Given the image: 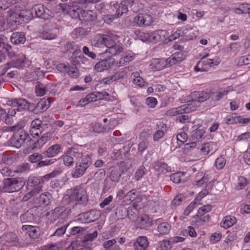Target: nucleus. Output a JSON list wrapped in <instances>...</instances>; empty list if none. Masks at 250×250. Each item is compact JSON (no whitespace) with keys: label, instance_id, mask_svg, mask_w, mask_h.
<instances>
[{"label":"nucleus","instance_id":"f257e3e1","mask_svg":"<svg viewBox=\"0 0 250 250\" xmlns=\"http://www.w3.org/2000/svg\"><path fill=\"white\" fill-rule=\"evenodd\" d=\"M62 201V202H67L69 206L73 208L78 204H86L88 201V195L84 188L78 186L67 190Z\"/></svg>","mask_w":250,"mask_h":250},{"label":"nucleus","instance_id":"f03ea898","mask_svg":"<svg viewBox=\"0 0 250 250\" xmlns=\"http://www.w3.org/2000/svg\"><path fill=\"white\" fill-rule=\"evenodd\" d=\"M71 213L70 207L61 205L56 207L45 214L46 223L50 224L55 222L59 218L62 219L67 218Z\"/></svg>","mask_w":250,"mask_h":250},{"label":"nucleus","instance_id":"7ed1b4c3","mask_svg":"<svg viewBox=\"0 0 250 250\" xmlns=\"http://www.w3.org/2000/svg\"><path fill=\"white\" fill-rule=\"evenodd\" d=\"M25 184L23 178H8L3 180L1 188L3 192L12 193L20 190Z\"/></svg>","mask_w":250,"mask_h":250},{"label":"nucleus","instance_id":"20e7f679","mask_svg":"<svg viewBox=\"0 0 250 250\" xmlns=\"http://www.w3.org/2000/svg\"><path fill=\"white\" fill-rule=\"evenodd\" d=\"M210 55L207 54L202 57L194 67L196 72H206L209 67L218 65L221 62V59L218 56L211 59H207Z\"/></svg>","mask_w":250,"mask_h":250},{"label":"nucleus","instance_id":"39448f33","mask_svg":"<svg viewBox=\"0 0 250 250\" xmlns=\"http://www.w3.org/2000/svg\"><path fill=\"white\" fill-rule=\"evenodd\" d=\"M91 163V157L88 154L85 155L83 158L79 159L72 172V177L78 178L82 176Z\"/></svg>","mask_w":250,"mask_h":250},{"label":"nucleus","instance_id":"423d86ee","mask_svg":"<svg viewBox=\"0 0 250 250\" xmlns=\"http://www.w3.org/2000/svg\"><path fill=\"white\" fill-rule=\"evenodd\" d=\"M134 4L132 0H124L120 4L118 3L113 4V11L115 12L116 18L122 16L124 13H126L128 11V8H131Z\"/></svg>","mask_w":250,"mask_h":250},{"label":"nucleus","instance_id":"0eeeda50","mask_svg":"<svg viewBox=\"0 0 250 250\" xmlns=\"http://www.w3.org/2000/svg\"><path fill=\"white\" fill-rule=\"evenodd\" d=\"M29 135L23 130H19L14 134L12 142L16 147H20L26 141L30 140Z\"/></svg>","mask_w":250,"mask_h":250},{"label":"nucleus","instance_id":"6e6552de","mask_svg":"<svg viewBox=\"0 0 250 250\" xmlns=\"http://www.w3.org/2000/svg\"><path fill=\"white\" fill-rule=\"evenodd\" d=\"M134 21L139 26H149L153 22L151 15L145 13H139L134 18Z\"/></svg>","mask_w":250,"mask_h":250},{"label":"nucleus","instance_id":"1a4fd4ad","mask_svg":"<svg viewBox=\"0 0 250 250\" xmlns=\"http://www.w3.org/2000/svg\"><path fill=\"white\" fill-rule=\"evenodd\" d=\"M232 90L233 88L231 86L224 88H220L218 90L211 92L210 94V98L211 100L213 101H219Z\"/></svg>","mask_w":250,"mask_h":250},{"label":"nucleus","instance_id":"9d476101","mask_svg":"<svg viewBox=\"0 0 250 250\" xmlns=\"http://www.w3.org/2000/svg\"><path fill=\"white\" fill-rule=\"evenodd\" d=\"M52 196L51 193L45 192L42 193L36 199L35 206L37 207H46L51 202Z\"/></svg>","mask_w":250,"mask_h":250},{"label":"nucleus","instance_id":"9b49d317","mask_svg":"<svg viewBox=\"0 0 250 250\" xmlns=\"http://www.w3.org/2000/svg\"><path fill=\"white\" fill-rule=\"evenodd\" d=\"M191 110L190 104H183L180 106L172 108L167 111L166 114L168 116H174L185 113H188Z\"/></svg>","mask_w":250,"mask_h":250},{"label":"nucleus","instance_id":"f8f14e48","mask_svg":"<svg viewBox=\"0 0 250 250\" xmlns=\"http://www.w3.org/2000/svg\"><path fill=\"white\" fill-rule=\"evenodd\" d=\"M8 104L13 107H17L18 110L28 109L30 103L25 99H14L8 101Z\"/></svg>","mask_w":250,"mask_h":250},{"label":"nucleus","instance_id":"ddd939ff","mask_svg":"<svg viewBox=\"0 0 250 250\" xmlns=\"http://www.w3.org/2000/svg\"><path fill=\"white\" fill-rule=\"evenodd\" d=\"M151 68L154 70H161L168 66H170L169 62L168 61V58L167 59H159L156 58L153 59L151 60L150 64Z\"/></svg>","mask_w":250,"mask_h":250},{"label":"nucleus","instance_id":"4468645a","mask_svg":"<svg viewBox=\"0 0 250 250\" xmlns=\"http://www.w3.org/2000/svg\"><path fill=\"white\" fill-rule=\"evenodd\" d=\"M33 10L35 11L36 15L39 18L47 19L50 16V11L42 4L35 5Z\"/></svg>","mask_w":250,"mask_h":250},{"label":"nucleus","instance_id":"2eb2a0df","mask_svg":"<svg viewBox=\"0 0 250 250\" xmlns=\"http://www.w3.org/2000/svg\"><path fill=\"white\" fill-rule=\"evenodd\" d=\"M111 37L106 35L97 34L92 41V44L95 47H102L103 46H106Z\"/></svg>","mask_w":250,"mask_h":250},{"label":"nucleus","instance_id":"dca6fc26","mask_svg":"<svg viewBox=\"0 0 250 250\" xmlns=\"http://www.w3.org/2000/svg\"><path fill=\"white\" fill-rule=\"evenodd\" d=\"M28 185L33 187V189L36 193H39L42 190L43 186L40 176H30L28 178Z\"/></svg>","mask_w":250,"mask_h":250},{"label":"nucleus","instance_id":"f3484780","mask_svg":"<svg viewBox=\"0 0 250 250\" xmlns=\"http://www.w3.org/2000/svg\"><path fill=\"white\" fill-rule=\"evenodd\" d=\"M106 47L105 53H109L111 56L116 55L120 53L123 50V47L115 43L114 41L110 38Z\"/></svg>","mask_w":250,"mask_h":250},{"label":"nucleus","instance_id":"a211bd4d","mask_svg":"<svg viewBox=\"0 0 250 250\" xmlns=\"http://www.w3.org/2000/svg\"><path fill=\"white\" fill-rule=\"evenodd\" d=\"M113 62L114 61L112 59H104L95 64L94 69L97 72H101L109 68L113 65Z\"/></svg>","mask_w":250,"mask_h":250},{"label":"nucleus","instance_id":"6ab92c4d","mask_svg":"<svg viewBox=\"0 0 250 250\" xmlns=\"http://www.w3.org/2000/svg\"><path fill=\"white\" fill-rule=\"evenodd\" d=\"M62 9L63 11H66L72 18H79L80 19L82 9L79 7L77 5L70 6L65 4L64 6L62 7Z\"/></svg>","mask_w":250,"mask_h":250},{"label":"nucleus","instance_id":"aec40b11","mask_svg":"<svg viewBox=\"0 0 250 250\" xmlns=\"http://www.w3.org/2000/svg\"><path fill=\"white\" fill-rule=\"evenodd\" d=\"M22 230L28 233L29 236L32 239L38 238L40 235V229L39 227L24 225L22 227Z\"/></svg>","mask_w":250,"mask_h":250},{"label":"nucleus","instance_id":"412c9836","mask_svg":"<svg viewBox=\"0 0 250 250\" xmlns=\"http://www.w3.org/2000/svg\"><path fill=\"white\" fill-rule=\"evenodd\" d=\"M21 12H11L7 18V22L11 25L21 24L24 21V16L21 15Z\"/></svg>","mask_w":250,"mask_h":250},{"label":"nucleus","instance_id":"4be33fe9","mask_svg":"<svg viewBox=\"0 0 250 250\" xmlns=\"http://www.w3.org/2000/svg\"><path fill=\"white\" fill-rule=\"evenodd\" d=\"M62 150L61 145L56 144L49 147L43 154L47 158H53L58 155Z\"/></svg>","mask_w":250,"mask_h":250},{"label":"nucleus","instance_id":"5701e85b","mask_svg":"<svg viewBox=\"0 0 250 250\" xmlns=\"http://www.w3.org/2000/svg\"><path fill=\"white\" fill-rule=\"evenodd\" d=\"M42 121L38 119L32 121L30 127V133L33 137L39 136L42 133Z\"/></svg>","mask_w":250,"mask_h":250},{"label":"nucleus","instance_id":"b1692460","mask_svg":"<svg viewBox=\"0 0 250 250\" xmlns=\"http://www.w3.org/2000/svg\"><path fill=\"white\" fill-rule=\"evenodd\" d=\"M149 242L146 236H139L136 238L134 243V250H146L148 246Z\"/></svg>","mask_w":250,"mask_h":250},{"label":"nucleus","instance_id":"393cba45","mask_svg":"<svg viewBox=\"0 0 250 250\" xmlns=\"http://www.w3.org/2000/svg\"><path fill=\"white\" fill-rule=\"evenodd\" d=\"M168 32L166 30H158L151 33L152 42H163L166 41Z\"/></svg>","mask_w":250,"mask_h":250},{"label":"nucleus","instance_id":"a878e982","mask_svg":"<svg viewBox=\"0 0 250 250\" xmlns=\"http://www.w3.org/2000/svg\"><path fill=\"white\" fill-rule=\"evenodd\" d=\"M3 244L7 246L14 245L18 242V237L15 233L12 232L7 233L0 237Z\"/></svg>","mask_w":250,"mask_h":250},{"label":"nucleus","instance_id":"bb28decb","mask_svg":"<svg viewBox=\"0 0 250 250\" xmlns=\"http://www.w3.org/2000/svg\"><path fill=\"white\" fill-rule=\"evenodd\" d=\"M52 134L50 132H46L34 143L32 149L37 150L41 148L46 143L50 140Z\"/></svg>","mask_w":250,"mask_h":250},{"label":"nucleus","instance_id":"cd10ccee","mask_svg":"<svg viewBox=\"0 0 250 250\" xmlns=\"http://www.w3.org/2000/svg\"><path fill=\"white\" fill-rule=\"evenodd\" d=\"M136 225L141 229H147L151 226L149 216L146 214L141 215L137 219Z\"/></svg>","mask_w":250,"mask_h":250},{"label":"nucleus","instance_id":"c85d7f7f","mask_svg":"<svg viewBox=\"0 0 250 250\" xmlns=\"http://www.w3.org/2000/svg\"><path fill=\"white\" fill-rule=\"evenodd\" d=\"M59 34L57 28H52L44 30L41 34V37L44 40H53L55 39Z\"/></svg>","mask_w":250,"mask_h":250},{"label":"nucleus","instance_id":"c756f323","mask_svg":"<svg viewBox=\"0 0 250 250\" xmlns=\"http://www.w3.org/2000/svg\"><path fill=\"white\" fill-rule=\"evenodd\" d=\"M50 106L49 99L43 98L41 99L34 108L35 112L41 113L46 110Z\"/></svg>","mask_w":250,"mask_h":250},{"label":"nucleus","instance_id":"7c9ffc66","mask_svg":"<svg viewBox=\"0 0 250 250\" xmlns=\"http://www.w3.org/2000/svg\"><path fill=\"white\" fill-rule=\"evenodd\" d=\"M153 168L158 174H165L171 171V168L165 163L156 162L154 163Z\"/></svg>","mask_w":250,"mask_h":250},{"label":"nucleus","instance_id":"2f4dec72","mask_svg":"<svg viewBox=\"0 0 250 250\" xmlns=\"http://www.w3.org/2000/svg\"><path fill=\"white\" fill-rule=\"evenodd\" d=\"M236 222V218L234 216L227 215L223 218L220 226L222 228L227 229L232 226Z\"/></svg>","mask_w":250,"mask_h":250},{"label":"nucleus","instance_id":"473e14b6","mask_svg":"<svg viewBox=\"0 0 250 250\" xmlns=\"http://www.w3.org/2000/svg\"><path fill=\"white\" fill-rule=\"evenodd\" d=\"M185 58V55L182 51L175 52L171 56L168 58V61L170 65L176 64L180 62Z\"/></svg>","mask_w":250,"mask_h":250},{"label":"nucleus","instance_id":"72a5a7b5","mask_svg":"<svg viewBox=\"0 0 250 250\" xmlns=\"http://www.w3.org/2000/svg\"><path fill=\"white\" fill-rule=\"evenodd\" d=\"M217 150V146L213 142L204 144L201 146V151L203 154L208 155L211 153L212 154Z\"/></svg>","mask_w":250,"mask_h":250},{"label":"nucleus","instance_id":"f704fd0d","mask_svg":"<svg viewBox=\"0 0 250 250\" xmlns=\"http://www.w3.org/2000/svg\"><path fill=\"white\" fill-rule=\"evenodd\" d=\"M11 42L15 44L23 43L26 40L25 34L23 32H15L11 37Z\"/></svg>","mask_w":250,"mask_h":250},{"label":"nucleus","instance_id":"c9c22d12","mask_svg":"<svg viewBox=\"0 0 250 250\" xmlns=\"http://www.w3.org/2000/svg\"><path fill=\"white\" fill-rule=\"evenodd\" d=\"M96 18V13L92 10H83L81 13L80 20L85 21H92Z\"/></svg>","mask_w":250,"mask_h":250},{"label":"nucleus","instance_id":"e433bc0d","mask_svg":"<svg viewBox=\"0 0 250 250\" xmlns=\"http://www.w3.org/2000/svg\"><path fill=\"white\" fill-rule=\"evenodd\" d=\"M193 99L198 102H203L209 98L208 94L205 91H194L191 93Z\"/></svg>","mask_w":250,"mask_h":250},{"label":"nucleus","instance_id":"4c0bfd02","mask_svg":"<svg viewBox=\"0 0 250 250\" xmlns=\"http://www.w3.org/2000/svg\"><path fill=\"white\" fill-rule=\"evenodd\" d=\"M138 196L136 189H132L128 191L125 195V199H123L122 203L124 205H129L134 201Z\"/></svg>","mask_w":250,"mask_h":250},{"label":"nucleus","instance_id":"58836bf2","mask_svg":"<svg viewBox=\"0 0 250 250\" xmlns=\"http://www.w3.org/2000/svg\"><path fill=\"white\" fill-rule=\"evenodd\" d=\"M7 39L4 36L0 37V48L4 49L9 56L12 57L15 55L14 52L11 51V46L7 43Z\"/></svg>","mask_w":250,"mask_h":250},{"label":"nucleus","instance_id":"ea45409f","mask_svg":"<svg viewBox=\"0 0 250 250\" xmlns=\"http://www.w3.org/2000/svg\"><path fill=\"white\" fill-rule=\"evenodd\" d=\"M83 148L81 146L78 147H72L68 149V154H69L77 159H81L85 155L83 153Z\"/></svg>","mask_w":250,"mask_h":250},{"label":"nucleus","instance_id":"a19ab883","mask_svg":"<svg viewBox=\"0 0 250 250\" xmlns=\"http://www.w3.org/2000/svg\"><path fill=\"white\" fill-rule=\"evenodd\" d=\"M26 60V58L24 56H22L20 58H16L14 60H13L10 63V65L11 67H15L17 68H22L25 65V61Z\"/></svg>","mask_w":250,"mask_h":250},{"label":"nucleus","instance_id":"79ce46f5","mask_svg":"<svg viewBox=\"0 0 250 250\" xmlns=\"http://www.w3.org/2000/svg\"><path fill=\"white\" fill-rule=\"evenodd\" d=\"M62 171L59 169H55L52 172L45 174L43 176H40L42 181V186L44 184V183L46 181H48L50 179L57 177L59 175Z\"/></svg>","mask_w":250,"mask_h":250},{"label":"nucleus","instance_id":"37998d69","mask_svg":"<svg viewBox=\"0 0 250 250\" xmlns=\"http://www.w3.org/2000/svg\"><path fill=\"white\" fill-rule=\"evenodd\" d=\"M171 229V226L167 222H165L160 224L157 227V230L160 235L168 234Z\"/></svg>","mask_w":250,"mask_h":250},{"label":"nucleus","instance_id":"c03bdc74","mask_svg":"<svg viewBox=\"0 0 250 250\" xmlns=\"http://www.w3.org/2000/svg\"><path fill=\"white\" fill-rule=\"evenodd\" d=\"M93 212V211H88L80 214L79 215L78 220L82 223L86 224L92 222H93L94 218L91 217L90 215L92 214Z\"/></svg>","mask_w":250,"mask_h":250},{"label":"nucleus","instance_id":"a18cd8bd","mask_svg":"<svg viewBox=\"0 0 250 250\" xmlns=\"http://www.w3.org/2000/svg\"><path fill=\"white\" fill-rule=\"evenodd\" d=\"M61 223L62 222L60 221H59L57 222L56 226L59 228H57V229L54 232L53 234L54 236H61L65 233L66 230L69 224V223H63L62 226H60Z\"/></svg>","mask_w":250,"mask_h":250},{"label":"nucleus","instance_id":"49530a36","mask_svg":"<svg viewBox=\"0 0 250 250\" xmlns=\"http://www.w3.org/2000/svg\"><path fill=\"white\" fill-rule=\"evenodd\" d=\"M128 211L129 208L127 209L121 205L117 208L115 213L118 219H123L127 216Z\"/></svg>","mask_w":250,"mask_h":250},{"label":"nucleus","instance_id":"de8ad7c7","mask_svg":"<svg viewBox=\"0 0 250 250\" xmlns=\"http://www.w3.org/2000/svg\"><path fill=\"white\" fill-rule=\"evenodd\" d=\"M194 218L195 220L193 221V224L197 226V227H200L204 225L206 222L209 221V215L208 214H207L205 216H197L196 215V217Z\"/></svg>","mask_w":250,"mask_h":250},{"label":"nucleus","instance_id":"09e8293b","mask_svg":"<svg viewBox=\"0 0 250 250\" xmlns=\"http://www.w3.org/2000/svg\"><path fill=\"white\" fill-rule=\"evenodd\" d=\"M250 5L247 3H242L235 8V12L238 14H247L250 12Z\"/></svg>","mask_w":250,"mask_h":250},{"label":"nucleus","instance_id":"8fccbe9b","mask_svg":"<svg viewBox=\"0 0 250 250\" xmlns=\"http://www.w3.org/2000/svg\"><path fill=\"white\" fill-rule=\"evenodd\" d=\"M135 58L134 55L130 54H126L123 56L119 60L118 62V66H121L126 64L131 61L133 60Z\"/></svg>","mask_w":250,"mask_h":250},{"label":"nucleus","instance_id":"3c124183","mask_svg":"<svg viewBox=\"0 0 250 250\" xmlns=\"http://www.w3.org/2000/svg\"><path fill=\"white\" fill-rule=\"evenodd\" d=\"M47 89L45 85L41 83H39L35 87V92L38 96H42L44 95Z\"/></svg>","mask_w":250,"mask_h":250},{"label":"nucleus","instance_id":"603ef678","mask_svg":"<svg viewBox=\"0 0 250 250\" xmlns=\"http://www.w3.org/2000/svg\"><path fill=\"white\" fill-rule=\"evenodd\" d=\"M172 244L170 241L164 240L160 241L157 247V250H169L171 249Z\"/></svg>","mask_w":250,"mask_h":250},{"label":"nucleus","instance_id":"864d4df0","mask_svg":"<svg viewBox=\"0 0 250 250\" xmlns=\"http://www.w3.org/2000/svg\"><path fill=\"white\" fill-rule=\"evenodd\" d=\"M226 163V159L223 156H220L218 157L215 162L214 166L218 170L222 169Z\"/></svg>","mask_w":250,"mask_h":250},{"label":"nucleus","instance_id":"5fc2aeb1","mask_svg":"<svg viewBox=\"0 0 250 250\" xmlns=\"http://www.w3.org/2000/svg\"><path fill=\"white\" fill-rule=\"evenodd\" d=\"M102 93H100V92H92L87 95L86 97L90 103L91 102H95L99 99H102Z\"/></svg>","mask_w":250,"mask_h":250},{"label":"nucleus","instance_id":"6e6d98bb","mask_svg":"<svg viewBox=\"0 0 250 250\" xmlns=\"http://www.w3.org/2000/svg\"><path fill=\"white\" fill-rule=\"evenodd\" d=\"M248 183L247 179L243 176H240L237 180V183L235 185V188L236 190H240L244 188Z\"/></svg>","mask_w":250,"mask_h":250},{"label":"nucleus","instance_id":"4d7b16f0","mask_svg":"<svg viewBox=\"0 0 250 250\" xmlns=\"http://www.w3.org/2000/svg\"><path fill=\"white\" fill-rule=\"evenodd\" d=\"M212 209V206L210 205H205L200 208L197 213V216L206 215L205 214L209 212Z\"/></svg>","mask_w":250,"mask_h":250},{"label":"nucleus","instance_id":"13d9d810","mask_svg":"<svg viewBox=\"0 0 250 250\" xmlns=\"http://www.w3.org/2000/svg\"><path fill=\"white\" fill-rule=\"evenodd\" d=\"M15 3L16 0H0V10H5Z\"/></svg>","mask_w":250,"mask_h":250},{"label":"nucleus","instance_id":"bf43d9fd","mask_svg":"<svg viewBox=\"0 0 250 250\" xmlns=\"http://www.w3.org/2000/svg\"><path fill=\"white\" fill-rule=\"evenodd\" d=\"M146 168L143 167H140L135 172L134 178L136 181L140 180L143 176L146 173Z\"/></svg>","mask_w":250,"mask_h":250},{"label":"nucleus","instance_id":"052dcab7","mask_svg":"<svg viewBox=\"0 0 250 250\" xmlns=\"http://www.w3.org/2000/svg\"><path fill=\"white\" fill-rule=\"evenodd\" d=\"M199 205L198 202L194 200L187 207L184 211V214L186 216L188 215L197 206Z\"/></svg>","mask_w":250,"mask_h":250},{"label":"nucleus","instance_id":"680f3d73","mask_svg":"<svg viewBox=\"0 0 250 250\" xmlns=\"http://www.w3.org/2000/svg\"><path fill=\"white\" fill-rule=\"evenodd\" d=\"M239 65H248L250 64V55L240 57L237 59Z\"/></svg>","mask_w":250,"mask_h":250},{"label":"nucleus","instance_id":"e2e57ef3","mask_svg":"<svg viewBox=\"0 0 250 250\" xmlns=\"http://www.w3.org/2000/svg\"><path fill=\"white\" fill-rule=\"evenodd\" d=\"M42 158V155L38 153H34L29 156L28 161L32 163H38Z\"/></svg>","mask_w":250,"mask_h":250},{"label":"nucleus","instance_id":"0e129e2a","mask_svg":"<svg viewBox=\"0 0 250 250\" xmlns=\"http://www.w3.org/2000/svg\"><path fill=\"white\" fill-rule=\"evenodd\" d=\"M63 163L65 166H70L73 164L74 159L72 156L68 154V150L66 154L63 156Z\"/></svg>","mask_w":250,"mask_h":250},{"label":"nucleus","instance_id":"69168bd1","mask_svg":"<svg viewBox=\"0 0 250 250\" xmlns=\"http://www.w3.org/2000/svg\"><path fill=\"white\" fill-rule=\"evenodd\" d=\"M33 219L34 216L29 211L20 216V219L23 222H31Z\"/></svg>","mask_w":250,"mask_h":250},{"label":"nucleus","instance_id":"338daca9","mask_svg":"<svg viewBox=\"0 0 250 250\" xmlns=\"http://www.w3.org/2000/svg\"><path fill=\"white\" fill-rule=\"evenodd\" d=\"M235 114L229 115L225 118L226 123L227 124H237L238 116H235Z\"/></svg>","mask_w":250,"mask_h":250},{"label":"nucleus","instance_id":"774afa93","mask_svg":"<svg viewBox=\"0 0 250 250\" xmlns=\"http://www.w3.org/2000/svg\"><path fill=\"white\" fill-rule=\"evenodd\" d=\"M209 192L207 189H204L202 191H201L197 195V196L194 199V200L198 202V204L200 205L201 204V201L202 199L207 195L208 194Z\"/></svg>","mask_w":250,"mask_h":250}]
</instances>
